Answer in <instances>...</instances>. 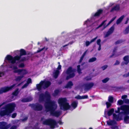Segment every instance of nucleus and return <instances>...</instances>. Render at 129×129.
<instances>
[{
	"label": "nucleus",
	"instance_id": "41",
	"mask_svg": "<svg viewBox=\"0 0 129 129\" xmlns=\"http://www.w3.org/2000/svg\"><path fill=\"white\" fill-rule=\"evenodd\" d=\"M28 56H27L26 58V57H23L21 59H20V61H24L26 60H28V58H27V57H28Z\"/></svg>",
	"mask_w": 129,
	"mask_h": 129
},
{
	"label": "nucleus",
	"instance_id": "37",
	"mask_svg": "<svg viewBox=\"0 0 129 129\" xmlns=\"http://www.w3.org/2000/svg\"><path fill=\"white\" fill-rule=\"evenodd\" d=\"M96 60V58L95 57H93L90 58L88 60L89 62H92L95 61Z\"/></svg>",
	"mask_w": 129,
	"mask_h": 129
},
{
	"label": "nucleus",
	"instance_id": "52",
	"mask_svg": "<svg viewBox=\"0 0 129 129\" xmlns=\"http://www.w3.org/2000/svg\"><path fill=\"white\" fill-rule=\"evenodd\" d=\"M119 64L120 62L118 60H116L114 64V65H117Z\"/></svg>",
	"mask_w": 129,
	"mask_h": 129
},
{
	"label": "nucleus",
	"instance_id": "42",
	"mask_svg": "<svg viewBox=\"0 0 129 129\" xmlns=\"http://www.w3.org/2000/svg\"><path fill=\"white\" fill-rule=\"evenodd\" d=\"M109 80V78H106L103 80H102V81L103 83H106Z\"/></svg>",
	"mask_w": 129,
	"mask_h": 129
},
{
	"label": "nucleus",
	"instance_id": "49",
	"mask_svg": "<svg viewBox=\"0 0 129 129\" xmlns=\"http://www.w3.org/2000/svg\"><path fill=\"white\" fill-rule=\"evenodd\" d=\"M18 67H19L23 68L24 67V64L23 63H22L20 64Z\"/></svg>",
	"mask_w": 129,
	"mask_h": 129
},
{
	"label": "nucleus",
	"instance_id": "16",
	"mask_svg": "<svg viewBox=\"0 0 129 129\" xmlns=\"http://www.w3.org/2000/svg\"><path fill=\"white\" fill-rule=\"evenodd\" d=\"M76 71V70L75 69H73L71 67H69L67 69L66 71V73L67 74H71L72 73H74Z\"/></svg>",
	"mask_w": 129,
	"mask_h": 129
},
{
	"label": "nucleus",
	"instance_id": "48",
	"mask_svg": "<svg viewBox=\"0 0 129 129\" xmlns=\"http://www.w3.org/2000/svg\"><path fill=\"white\" fill-rule=\"evenodd\" d=\"M124 101L125 103L129 104V99H124Z\"/></svg>",
	"mask_w": 129,
	"mask_h": 129
},
{
	"label": "nucleus",
	"instance_id": "54",
	"mask_svg": "<svg viewBox=\"0 0 129 129\" xmlns=\"http://www.w3.org/2000/svg\"><path fill=\"white\" fill-rule=\"evenodd\" d=\"M28 118V116H26L24 118H23V119H22V121L23 122L27 120Z\"/></svg>",
	"mask_w": 129,
	"mask_h": 129
},
{
	"label": "nucleus",
	"instance_id": "38",
	"mask_svg": "<svg viewBox=\"0 0 129 129\" xmlns=\"http://www.w3.org/2000/svg\"><path fill=\"white\" fill-rule=\"evenodd\" d=\"M24 77L23 75L21 76H18L15 79V80L16 81H20L21 79Z\"/></svg>",
	"mask_w": 129,
	"mask_h": 129
},
{
	"label": "nucleus",
	"instance_id": "7",
	"mask_svg": "<svg viewBox=\"0 0 129 129\" xmlns=\"http://www.w3.org/2000/svg\"><path fill=\"white\" fill-rule=\"evenodd\" d=\"M5 59L10 61L12 64H13L15 63L16 61H18L16 56L13 57L10 55H7L5 57Z\"/></svg>",
	"mask_w": 129,
	"mask_h": 129
},
{
	"label": "nucleus",
	"instance_id": "64",
	"mask_svg": "<svg viewBox=\"0 0 129 129\" xmlns=\"http://www.w3.org/2000/svg\"><path fill=\"white\" fill-rule=\"evenodd\" d=\"M28 84L27 83H26L23 86H22V88H24L25 87L27 86L28 85Z\"/></svg>",
	"mask_w": 129,
	"mask_h": 129
},
{
	"label": "nucleus",
	"instance_id": "17",
	"mask_svg": "<svg viewBox=\"0 0 129 129\" xmlns=\"http://www.w3.org/2000/svg\"><path fill=\"white\" fill-rule=\"evenodd\" d=\"M116 50L117 49L116 48H114L113 50V53L111 55L110 57V58L112 57L113 56H114V55H115V57H117L118 56H119L122 54V53H121L120 52H118L117 53L115 54V53Z\"/></svg>",
	"mask_w": 129,
	"mask_h": 129
},
{
	"label": "nucleus",
	"instance_id": "46",
	"mask_svg": "<svg viewBox=\"0 0 129 129\" xmlns=\"http://www.w3.org/2000/svg\"><path fill=\"white\" fill-rule=\"evenodd\" d=\"M112 33L110 32L109 31H108L106 33V34L105 36V37H108L109 36L110 34H111Z\"/></svg>",
	"mask_w": 129,
	"mask_h": 129
},
{
	"label": "nucleus",
	"instance_id": "57",
	"mask_svg": "<svg viewBox=\"0 0 129 129\" xmlns=\"http://www.w3.org/2000/svg\"><path fill=\"white\" fill-rule=\"evenodd\" d=\"M75 98L78 99H82L81 96L80 95H78L77 96L75 97Z\"/></svg>",
	"mask_w": 129,
	"mask_h": 129
},
{
	"label": "nucleus",
	"instance_id": "44",
	"mask_svg": "<svg viewBox=\"0 0 129 129\" xmlns=\"http://www.w3.org/2000/svg\"><path fill=\"white\" fill-rule=\"evenodd\" d=\"M106 21V20H104L103 21L102 23L100 24L96 28V29H97L101 27L105 23V22Z\"/></svg>",
	"mask_w": 129,
	"mask_h": 129
},
{
	"label": "nucleus",
	"instance_id": "45",
	"mask_svg": "<svg viewBox=\"0 0 129 129\" xmlns=\"http://www.w3.org/2000/svg\"><path fill=\"white\" fill-rule=\"evenodd\" d=\"M123 42V41L122 40H119L115 42V44L117 45L122 43Z\"/></svg>",
	"mask_w": 129,
	"mask_h": 129
},
{
	"label": "nucleus",
	"instance_id": "35",
	"mask_svg": "<svg viewBox=\"0 0 129 129\" xmlns=\"http://www.w3.org/2000/svg\"><path fill=\"white\" fill-rule=\"evenodd\" d=\"M124 34H127L129 33V25L126 28L124 31Z\"/></svg>",
	"mask_w": 129,
	"mask_h": 129
},
{
	"label": "nucleus",
	"instance_id": "13",
	"mask_svg": "<svg viewBox=\"0 0 129 129\" xmlns=\"http://www.w3.org/2000/svg\"><path fill=\"white\" fill-rule=\"evenodd\" d=\"M124 61L122 62L121 64V66H123L124 64L127 65L129 63V56L127 55L124 56L123 58Z\"/></svg>",
	"mask_w": 129,
	"mask_h": 129
},
{
	"label": "nucleus",
	"instance_id": "20",
	"mask_svg": "<svg viewBox=\"0 0 129 129\" xmlns=\"http://www.w3.org/2000/svg\"><path fill=\"white\" fill-rule=\"evenodd\" d=\"M120 9V6L119 5H116L112 8L110 10L111 12H112L114 11H117Z\"/></svg>",
	"mask_w": 129,
	"mask_h": 129
},
{
	"label": "nucleus",
	"instance_id": "34",
	"mask_svg": "<svg viewBox=\"0 0 129 129\" xmlns=\"http://www.w3.org/2000/svg\"><path fill=\"white\" fill-rule=\"evenodd\" d=\"M59 92V91L58 89H56L54 91V93H53V95L54 96H56L57 95Z\"/></svg>",
	"mask_w": 129,
	"mask_h": 129
},
{
	"label": "nucleus",
	"instance_id": "5",
	"mask_svg": "<svg viewBox=\"0 0 129 129\" xmlns=\"http://www.w3.org/2000/svg\"><path fill=\"white\" fill-rule=\"evenodd\" d=\"M29 106L34 110L35 111H41L42 110L43 108V107L42 105L38 103L30 104Z\"/></svg>",
	"mask_w": 129,
	"mask_h": 129
},
{
	"label": "nucleus",
	"instance_id": "40",
	"mask_svg": "<svg viewBox=\"0 0 129 129\" xmlns=\"http://www.w3.org/2000/svg\"><path fill=\"white\" fill-rule=\"evenodd\" d=\"M114 30V26H111L109 29L108 31H109L111 33H112Z\"/></svg>",
	"mask_w": 129,
	"mask_h": 129
},
{
	"label": "nucleus",
	"instance_id": "29",
	"mask_svg": "<svg viewBox=\"0 0 129 129\" xmlns=\"http://www.w3.org/2000/svg\"><path fill=\"white\" fill-rule=\"evenodd\" d=\"M78 104L77 102L74 101L72 103L71 106L74 109H75L77 107Z\"/></svg>",
	"mask_w": 129,
	"mask_h": 129
},
{
	"label": "nucleus",
	"instance_id": "62",
	"mask_svg": "<svg viewBox=\"0 0 129 129\" xmlns=\"http://www.w3.org/2000/svg\"><path fill=\"white\" fill-rule=\"evenodd\" d=\"M111 128L112 129H118V127L116 126H113L111 127Z\"/></svg>",
	"mask_w": 129,
	"mask_h": 129
},
{
	"label": "nucleus",
	"instance_id": "11",
	"mask_svg": "<svg viewBox=\"0 0 129 129\" xmlns=\"http://www.w3.org/2000/svg\"><path fill=\"white\" fill-rule=\"evenodd\" d=\"M20 55L19 56L16 55V56L18 61L20 60L21 56L23 55H26V51L24 49H21L20 50Z\"/></svg>",
	"mask_w": 129,
	"mask_h": 129
},
{
	"label": "nucleus",
	"instance_id": "47",
	"mask_svg": "<svg viewBox=\"0 0 129 129\" xmlns=\"http://www.w3.org/2000/svg\"><path fill=\"white\" fill-rule=\"evenodd\" d=\"M26 83L28 84L29 83H31L32 81L31 79L30 78H28L26 81Z\"/></svg>",
	"mask_w": 129,
	"mask_h": 129
},
{
	"label": "nucleus",
	"instance_id": "63",
	"mask_svg": "<svg viewBox=\"0 0 129 129\" xmlns=\"http://www.w3.org/2000/svg\"><path fill=\"white\" fill-rule=\"evenodd\" d=\"M17 128L16 125H13L10 128V129H16Z\"/></svg>",
	"mask_w": 129,
	"mask_h": 129
},
{
	"label": "nucleus",
	"instance_id": "60",
	"mask_svg": "<svg viewBox=\"0 0 129 129\" xmlns=\"http://www.w3.org/2000/svg\"><path fill=\"white\" fill-rule=\"evenodd\" d=\"M91 43L90 42H89V41H87L86 42V46H88L89 44Z\"/></svg>",
	"mask_w": 129,
	"mask_h": 129
},
{
	"label": "nucleus",
	"instance_id": "39",
	"mask_svg": "<svg viewBox=\"0 0 129 129\" xmlns=\"http://www.w3.org/2000/svg\"><path fill=\"white\" fill-rule=\"evenodd\" d=\"M80 66L79 65L77 66V71L78 73L79 74H80L81 73V70L80 68Z\"/></svg>",
	"mask_w": 129,
	"mask_h": 129
},
{
	"label": "nucleus",
	"instance_id": "3",
	"mask_svg": "<svg viewBox=\"0 0 129 129\" xmlns=\"http://www.w3.org/2000/svg\"><path fill=\"white\" fill-rule=\"evenodd\" d=\"M67 99L66 98H61L58 100V103L60 106L61 110L64 111L67 110L71 108L69 103L67 102Z\"/></svg>",
	"mask_w": 129,
	"mask_h": 129
},
{
	"label": "nucleus",
	"instance_id": "9",
	"mask_svg": "<svg viewBox=\"0 0 129 129\" xmlns=\"http://www.w3.org/2000/svg\"><path fill=\"white\" fill-rule=\"evenodd\" d=\"M121 110L124 112V114H129V105H124L121 106Z\"/></svg>",
	"mask_w": 129,
	"mask_h": 129
},
{
	"label": "nucleus",
	"instance_id": "18",
	"mask_svg": "<svg viewBox=\"0 0 129 129\" xmlns=\"http://www.w3.org/2000/svg\"><path fill=\"white\" fill-rule=\"evenodd\" d=\"M103 10L102 9H100L98 10L97 12L94 14L93 16L95 17H99L103 13Z\"/></svg>",
	"mask_w": 129,
	"mask_h": 129
},
{
	"label": "nucleus",
	"instance_id": "15",
	"mask_svg": "<svg viewBox=\"0 0 129 129\" xmlns=\"http://www.w3.org/2000/svg\"><path fill=\"white\" fill-rule=\"evenodd\" d=\"M3 110H1L0 112V115L1 116H4L6 115H8L10 113L6 109Z\"/></svg>",
	"mask_w": 129,
	"mask_h": 129
},
{
	"label": "nucleus",
	"instance_id": "12",
	"mask_svg": "<svg viewBox=\"0 0 129 129\" xmlns=\"http://www.w3.org/2000/svg\"><path fill=\"white\" fill-rule=\"evenodd\" d=\"M41 83H42V84H43V87L44 88L48 87L51 84V82L48 81H41Z\"/></svg>",
	"mask_w": 129,
	"mask_h": 129
},
{
	"label": "nucleus",
	"instance_id": "4",
	"mask_svg": "<svg viewBox=\"0 0 129 129\" xmlns=\"http://www.w3.org/2000/svg\"><path fill=\"white\" fill-rule=\"evenodd\" d=\"M16 104L15 103H9L6 105L3 109H6L10 114L14 110Z\"/></svg>",
	"mask_w": 129,
	"mask_h": 129
},
{
	"label": "nucleus",
	"instance_id": "50",
	"mask_svg": "<svg viewBox=\"0 0 129 129\" xmlns=\"http://www.w3.org/2000/svg\"><path fill=\"white\" fill-rule=\"evenodd\" d=\"M17 115V113H14L12 114L11 117L13 118H14Z\"/></svg>",
	"mask_w": 129,
	"mask_h": 129
},
{
	"label": "nucleus",
	"instance_id": "2",
	"mask_svg": "<svg viewBox=\"0 0 129 129\" xmlns=\"http://www.w3.org/2000/svg\"><path fill=\"white\" fill-rule=\"evenodd\" d=\"M58 123L60 125H62L63 124L60 120L57 122L55 120L50 118L46 119L43 122V124L44 125L49 126L51 129L54 128L55 126L57 125Z\"/></svg>",
	"mask_w": 129,
	"mask_h": 129
},
{
	"label": "nucleus",
	"instance_id": "33",
	"mask_svg": "<svg viewBox=\"0 0 129 129\" xmlns=\"http://www.w3.org/2000/svg\"><path fill=\"white\" fill-rule=\"evenodd\" d=\"M18 88H17L12 93V94L14 96H16L18 94L19 91H18Z\"/></svg>",
	"mask_w": 129,
	"mask_h": 129
},
{
	"label": "nucleus",
	"instance_id": "14",
	"mask_svg": "<svg viewBox=\"0 0 129 129\" xmlns=\"http://www.w3.org/2000/svg\"><path fill=\"white\" fill-rule=\"evenodd\" d=\"M94 85V84L93 82L85 84H84L85 89V90H89L92 88Z\"/></svg>",
	"mask_w": 129,
	"mask_h": 129
},
{
	"label": "nucleus",
	"instance_id": "61",
	"mask_svg": "<svg viewBox=\"0 0 129 129\" xmlns=\"http://www.w3.org/2000/svg\"><path fill=\"white\" fill-rule=\"evenodd\" d=\"M97 38V37H96L95 38L92 39L90 41V43H91L93 42H94L95 41V40Z\"/></svg>",
	"mask_w": 129,
	"mask_h": 129
},
{
	"label": "nucleus",
	"instance_id": "25",
	"mask_svg": "<svg viewBox=\"0 0 129 129\" xmlns=\"http://www.w3.org/2000/svg\"><path fill=\"white\" fill-rule=\"evenodd\" d=\"M60 72L58 70H56L54 73V77L55 79L57 78Z\"/></svg>",
	"mask_w": 129,
	"mask_h": 129
},
{
	"label": "nucleus",
	"instance_id": "53",
	"mask_svg": "<svg viewBox=\"0 0 129 129\" xmlns=\"http://www.w3.org/2000/svg\"><path fill=\"white\" fill-rule=\"evenodd\" d=\"M82 99H87L88 98L87 95H84L81 96Z\"/></svg>",
	"mask_w": 129,
	"mask_h": 129
},
{
	"label": "nucleus",
	"instance_id": "51",
	"mask_svg": "<svg viewBox=\"0 0 129 129\" xmlns=\"http://www.w3.org/2000/svg\"><path fill=\"white\" fill-rule=\"evenodd\" d=\"M101 40L100 39H98L97 41V44L99 45H101Z\"/></svg>",
	"mask_w": 129,
	"mask_h": 129
},
{
	"label": "nucleus",
	"instance_id": "32",
	"mask_svg": "<svg viewBox=\"0 0 129 129\" xmlns=\"http://www.w3.org/2000/svg\"><path fill=\"white\" fill-rule=\"evenodd\" d=\"M108 102L113 103L114 102V98L112 96H109L108 98Z\"/></svg>",
	"mask_w": 129,
	"mask_h": 129
},
{
	"label": "nucleus",
	"instance_id": "59",
	"mask_svg": "<svg viewBox=\"0 0 129 129\" xmlns=\"http://www.w3.org/2000/svg\"><path fill=\"white\" fill-rule=\"evenodd\" d=\"M108 67V66L107 65H105L103 66L102 67V68L103 69V70H104L105 69Z\"/></svg>",
	"mask_w": 129,
	"mask_h": 129
},
{
	"label": "nucleus",
	"instance_id": "55",
	"mask_svg": "<svg viewBox=\"0 0 129 129\" xmlns=\"http://www.w3.org/2000/svg\"><path fill=\"white\" fill-rule=\"evenodd\" d=\"M5 75L4 72H0V77H1L4 76Z\"/></svg>",
	"mask_w": 129,
	"mask_h": 129
},
{
	"label": "nucleus",
	"instance_id": "58",
	"mask_svg": "<svg viewBox=\"0 0 129 129\" xmlns=\"http://www.w3.org/2000/svg\"><path fill=\"white\" fill-rule=\"evenodd\" d=\"M127 97V96L126 95H123L121 97V99H124H124H125Z\"/></svg>",
	"mask_w": 129,
	"mask_h": 129
},
{
	"label": "nucleus",
	"instance_id": "19",
	"mask_svg": "<svg viewBox=\"0 0 129 129\" xmlns=\"http://www.w3.org/2000/svg\"><path fill=\"white\" fill-rule=\"evenodd\" d=\"M73 85V83L72 81H70L68 82L66 86H64V88H72V87Z\"/></svg>",
	"mask_w": 129,
	"mask_h": 129
},
{
	"label": "nucleus",
	"instance_id": "28",
	"mask_svg": "<svg viewBox=\"0 0 129 129\" xmlns=\"http://www.w3.org/2000/svg\"><path fill=\"white\" fill-rule=\"evenodd\" d=\"M114 112V109L112 108L108 112L107 114L109 116H110Z\"/></svg>",
	"mask_w": 129,
	"mask_h": 129
},
{
	"label": "nucleus",
	"instance_id": "23",
	"mask_svg": "<svg viewBox=\"0 0 129 129\" xmlns=\"http://www.w3.org/2000/svg\"><path fill=\"white\" fill-rule=\"evenodd\" d=\"M124 17V15H122L117 20L116 22V23L118 24L120 23L123 19Z\"/></svg>",
	"mask_w": 129,
	"mask_h": 129
},
{
	"label": "nucleus",
	"instance_id": "24",
	"mask_svg": "<svg viewBox=\"0 0 129 129\" xmlns=\"http://www.w3.org/2000/svg\"><path fill=\"white\" fill-rule=\"evenodd\" d=\"M69 75L67 76L66 78V80H68L69 79L73 78L75 75V74L74 73H73L71 74H68Z\"/></svg>",
	"mask_w": 129,
	"mask_h": 129
},
{
	"label": "nucleus",
	"instance_id": "36",
	"mask_svg": "<svg viewBox=\"0 0 129 129\" xmlns=\"http://www.w3.org/2000/svg\"><path fill=\"white\" fill-rule=\"evenodd\" d=\"M112 103L109 102H107L106 103V107L107 108H110L112 106Z\"/></svg>",
	"mask_w": 129,
	"mask_h": 129
},
{
	"label": "nucleus",
	"instance_id": "22",
	"mask_svg": "<svg viewBox=\"0 0 129 129\" xmlns=\"http://www.w3.org/2000/svg\"><path fill=\"white\" fill-rule=\"evenodd\" d=\"M127 115H125L124 118V122L127 124L129 123V116Z\"/></svg>",
	"mask_w": 129,
	"mask_h": 129
},
{
	"label": "nucleus",
	"instance_id": "26",
	"mask_svg": "<svg viewBox=\"0 0 129 129\" xmlns=\"http://www.w3.org/2000/svg\"><path fill=\"white\" fill-rule=\"evenodd\" d=\"M107 123L109 125H113L115 124V122L113 120H111L110 121L108 120L107 121Z\"/></svg>",
	"mask_w": 129,
	"mask_h": 129
},
{
	"label": "nucleus",
	"instance_id": "6",
	"mask_svg": "<svg viewBox=\"0 0 129 129\" xmlns=\"http://www.w3.org/2000/svg\"><path fill=\"white\" fill-rule=\"evenodd\" d=\"M16 85V84H14L10 87L6 86L1 88L0 89V94L9 91L12 89Z\"/></svg>",
	"mask_w": 129,
	"mask_h": 129
},
{
	"label": "nucleus",
	"instance_id": "8",
	"mask_svg": "<svg viewBox=\"0 0 129 129\" xmlns=\"http://www.w3.org/2000/svg\"><path fill=\"white\" fill-rule=\"evenodd\" d=\"M11 126L10 124H8L5 121L0 122V129H8Z\"/></svg>",
	"mask_w": 129,
	"mask_h": 129
},
{
	"label": "nucleus",
	"instance_id": "21",
	"mask_svg": "<svg viewBox=\"0 0 129 129\" xmlns=\"http://www.w3.org/2000/svg\"><path fill=\"white\" fill-rule=\"evenodd\" d=\"M32 100L31 98H24L21 100V102L23 103H25L30 102Z\"/></svg>",
	"mask_w": 129,
	"mask_h": 129
},
{
	"label": "nucleus",
	"instance_id": "10",
	"mask_svg": "<svg viewBox=\"0 0 129 129\" xmlns=\"http://www.w3.org/2000/svg\"><path fill=\"white\" fill-rule=\"evenodd\" d=\"M13 72L14 73H18V74L20 75L21 73L22 74V75H26L28 73V72L27 70L24 69H19L17 70H14Z\"/></svg>",
	"mask_w": 129,
	"mask_h": 129
},
{
	"label": "nucleus",
	"instance_id": "56",
	"mask_svg": "<svg viewBox=\"0 0 129 129\" xmlns=\"http://www.w3.org/2000/svg\"><path fill=\"white\" fill-rule=\"evenodd\" d=\"M123 76L124 77H127L129 76V72L127 74H125L123 75Z\"/></svg>",
	"mask_w": 129,
	"mask_h": 129
},
{
	"label": "nucleus",
	"instance_id": "30",
	"mask_svg": "<svg viewBox=\"0 0 129 129\" xmlns=\"http://www.w3.org/2000/svg\"><path fill=\"white\" fill-rule=\"evenodd\" d=\"M113 119L116 120L117 121L120 120L119 119V115L115 113L113 114Z\"/></svg>",
	"mask_w": 129,
	"mask_h": 129
},
{
	"label": "nucleus",
	"instance_id": "43",
	"mask_svg": "<svg viewBox=\"0 0 129 129\" xmlns=\"http://www.w3.org/2000/svg\"><path fill=\"white\" fill-rule=\"evenodd\" d=\"M117 103L119 105H121L123 103V101L121 100H119L118 101Z\"/></svg>",
	"mask_w": 129,
	"mask_h": 129
},
{
	"label": "nucleus",
	"instance_id": "31",
	"mask_svg": "<svg viewBox=\"0 0 129 129\" xmlns=\"http://www.w3.org/2000/svg\"><path fill=\"white\" fill-rule=\"evenodd\" d=\"M116 18V17H113L111 19L109 22L108 23L107 25L106 26H104V29L106 28L107 26L109 25Z\"/></svg>",
	"mask_w": 129,
	"mask_h": 129
},
{
	"label": "nucleus",
	"instance_id": "27",
	"mask_svg": "<svg viewBox=\"0 0 129 129\" xmlns=\"http://www.w3.org/2000/svg\"><path fill=\"white\" fill-rule=\"evenodd\" d=\"M42 86H43V84L41 83L40 82L39 84H37V88L38 90H40L41 89Z\"/></svg>",
	"mask_w": 129,
	"mask_h": 129
},
{
	"label": "nucleus",
	"instance_id": "1",
	"mask_svg": "<svg viewBox=\"0 0 129 129\" xmlns=\"http://www.w3.org/2000/svg\"><path fill=\"white\" fill-rule=\"evenodd\" d=\"M50 94L46 91L45 94L42 93L39 94V101L40 103L45 102L44 106L46 112H50L52 116L58 117L61 113L59 111H55L57 108V105L54 101L50 100Z\"/></svg>",
	"mask_w": 129,
	"mask_h": 129
}]
</instances>
